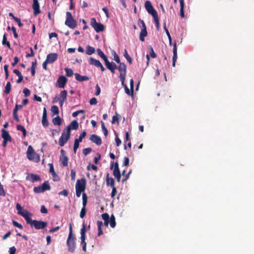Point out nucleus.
<instances>
[{
  "instance_id": "9b49d317",
  "label": "nucleus",
  "mask_w": 254,
  "mask_h": 254,
  "mask_svg": "<svg viewBox=\"0 0 254 254\" xmlns=\"http://www.w3.org/2000/svg\"><path fill=\"white\" fill-rule=\"evenodd\" d=\"M86 188V180L84 178H82L81 180H77L75 185V189L84 191Z\"/></svg>"
},
{
  "instance_id": "6e6552de",
  "label": "nucleus",
  "mask_w": 254,
  "mask_h": 254,
  "mask_svg": "<svg viewBox=\"0 0 254 254\" xmlns=\"http://www.w3.org/2000/svg\"><path fill=\"white\" fill-rule=\"evenodd\" d=\"M70 136V132H66V131L64 129L62 134L61 136L59 138V144L60 146L62 147L64 145V144L67 142Z\"/></svg>"
},
{
  "instance_id": "dca6fc26",
  "label": "nucleus",
  "mask_w": 254,
  "mask_h": 254,
  "mask_svg": "<svg viewBox=\"0 0 254 254\" xmlns=\"http://www.w3.org/2000/svg\"><path fill=\"white\" fill-rule=\"evenodd\" d=\"M61 153L62 155V157L60 159V160L62 162V164L63 166L66 167L68 165V158L65 155V152L63 149L61 150Z\"/></svg>"
},
{
  "instance_id": "1a4fd4ad",
  "label": "nucleus",
  "mask_w": 254,
  "mask_h": 254,
  "mask_svg": "<svg viewBox=\"0 0 254 254\" xmlns=\"http://www.w3.org/2000/svg\"><path fill=\"white\" fill-rule=\"evenodd\" d=\"M66 244L68 247V251L73 253L76 248L75 238L74 237H68Z\"/></svg>"
},
{
  "instance_id": "f704fd0d",
  "label": "nucleus",
  "mask_w": 254,
  "mask_h": 254,
  "mask_svg": "<svg viewBox=\"0 0 254 254\" xmlns=\"http://www.w3.org/2000/svg\"><path fill=\"white\" fill-rule=\"evenodd\" d=\"M67 95V91L65 90H63L60 93V99L66 100Z\"/></svg>"
},
{
  "instance_id": "20e7f679",
  "label": "nucleus",
  "mask_w": 254,
  "mask_h": 254,
  "mask_svg": "<svg viewBox=\"0 0 254 254\" xmlns=\"http://www.w3.org/2000/svg\"><path fill=\"white\" fill-rule=\"evenodd\" d=\"M120 64L118 66L117 69H118L120 72V78L121 80V82L124 83V82L125 81L126 73H127V65L124 63H119Z\"/></svg>"
},
{
  "instance_id": "a878e982",
  "label": "nucleus",
  "mask_w": 254,
  "mask_h": 254,
  "mask_svg": "<svg viewBox=\"0 0 254 254\" xmlns=\"http://www.w3.org/2000/svg\"><path fill=\"white\" fill-rule=\"evenodd\" d=\"M122 85L125 88V92L127 94L131 96L133 95V90L132 89L130 88V90H129L127 85L125 84V82H124V83L122 82Z\"/></svg>"
},
{
  "instance_id": "bb28decb",
  "label": "nucleus",
  "mask_w": 254,
  "mask_h": 254,
  "mask_svg": "<svg viewBox=\"0 0 254 254\" xmlns=\"http://www.w3.org/2000/svg\"><path fill=\"white\" fill-rule=\"evenodd\" d=\"M179 1L180 3V16L182 18H184L185 17V1L184 0H179Z\"/></svg>"
},
{
  "instance_id": "f8f14e48",
  "label": "nucleus",
  "mask_w": 254,
  "mask_h": 254,
  "mask_svg": "<svg viewBox=\"0 0 254 254\" xmlns=\"http://www.w3.org/2000/svg\"><path fill=\"white\" fill-rule=\"evenodd\" d=\"M17 213L24 218L28 224L32 220L30 217L32 216V214L26 209H24L21 212H17Z\"/></svg>"
},
{
  "instance_id": "ea45409f",
  "label": "nucleus",
  "mask_w": 254,
  "mask_h": 254,
  "mask_svg": "<svg viewBox=\"0 0 254 254\" xmlns=\"http://www.w3.org/2000/svg\"><path fill=\"white\" fill-rule=\"evenodd\" d=\"M11 90V84L9 82H8L5 87L4 92L6 94H9Z\"/></svg>"
},
{
  "instance_id": "aec40b11",
  "label": "nucleus",
  "mask_w": 254,
  "mask_h": 254,
  "mask_svg": "<svg viewBox=\"0 0 254 254\" xmlns=\"http://www.w3.org/2000/svg\"><path fill=\"white\" fill-rule=\"evenodd\" d=\"M177 59V44L175 42L173 45V66L175 67L176 64V62Z\"/></svg>"
},
{
  "instance_id": "5701e85b",
  "label": "nucleus",
  "mask_w": 254,
  "mask_h": 254,
  "mask_svg": "<svg viewBox=\"0 0 254 254\" xmlns=\"http://www.w3.org/2000/svg\"><path fill=\"white\" fill-rule=\"evenodd\" d=\"M74 75L76 80L80 82L87 81L89 79V77L88 76L86 75L83 76L78 73H75Z\"/></svg>"
},
{
  "instance_id": "2eb2a0df",
  "label": "nucleus",
  "mask_w": 254,
  "mask_h": 254,
  "mask_svg": "<svg viewBox=\"0 0 254 254\" xmlns=\"http://www.w3.org/2000/svg\"><path fill=\"white\" fill-rule=\"evenodd\" d=\"M79 124L76 120H74L64 129L66 132H70L71 129H77Z\"/></svg>"
},
{
  "instance_id": "5fc2aeb1",
  "label": "nucleus",
  "mask_w": 254,
  "mask_h": 254,
  "mask_svg": "<svg viewBox=\"0 0 254 254\" xmlns=\"http://www.w3.org/2000/svg\"><path fill=\"white\" fill-rule=\"evenodd\" d=\"M89 103L91 105H95L97 104V99L95 97L92 98L89 101Z\"/></svg>"
},
{
  "instance_id": "c85d7f7f",
  "label": "nucleus",
  "mask_w": 254,
  "mask_h": 254,
  "mask_svg": "<svg viewBox=\"0 0 254 254\" xmlns=\"http://www.w3.org/2000/svg\"><path fill=\"white\" fill-rule=\"evenodd\" d=\"M95 52V49L94 47L89 45L86 46V54L88 55H91Z\"/></svg>"
},
{
  "instance_id": "4c0bfd02",
  "label": "nucleus",
  "mask_w": 254,
  "mask_h": 254,
  "mask_svg": "<svg viewBox=\"0 0 254 254\" xmlns=\"http://www.w3.org/2000/svg\"><path fill=\"white\" fill-rule=\"evenodd\" d=\"M124 56L125 57V58L127 59V62L130 64H132V59L129 56L128 54V53L127 52V50L126 49L125 50V52L124 54Z\"/></svg>"
},
{
  "instance_id": "4468645a",
  "label": "nucleus",
  "mask_w": 254,
  "mask_h": 254,
  "mask_svg": "<svg viewBox=\"0 0 254 254\" xmlns=\"http://www.w3.org/2000/svg\"><path fill=\"white\" fill-rule=\"evenodd\" d=\"M26 180L34 183L35 182L40 181L41 178L39 175L31 173L28 174V176L26 177Z\"/></svg>"
},
{
  "instance_id": "a211bd4d",
  "label": "nucleus",
  "mask_w": 254,
  "mask_h": 254,
  "mask_svg": "<svg viewBox=\"0 0 254 254\" xmlns=\"http://www.w3.org/2000/svg\"><path fill=\"white\" fill-rule=\"evenodd\" d=\"M32 8L34 10V14L35 15H37L41 12L38 0H33Z\"/></svg>"
},
{
  "instance_id": "338daca9",
  "label": "nucleus",
  "mask_w": 254,
  "mask_h": 254,
  "mask_svg": "<svg viewBox=\"0 0 254 254\" xmlns=\"http://www.w3.org/2000/svg\"><path fill=\"white\" fill-rule=\"evenodd\" d=\"M97 155L98 157H95L94 158V162L96 164H97L98 163L99 160L101 158V155L100 153H97Z\"/></svg>"
},
{
  "instance_id": "09e8293b",
  "label": "nucleus",
  "mask_w": 254,
  "mask_h": 254,
  "mask_svg": "<svg viewBox=\"0 0 254 254\" xmlns=\"http://www.w3.org/2000/svg\"><path fill=\"white\" fill-rule=\"evenodd\" d=\"M12 224L16 227H17L19 229H23V226L22 225L18 223L17 221H15V220H12Z\"/></svg>"
},
{
  "instance_id": "72a5a7b5",
  "label": "nucleus",
  "mask_w": 254,
  "mask_h": 254,
  "mask_svg": "<svg viewBox=\"0 0 254 254\" xmlns=\"http://www.w3.org/2000/svg\"><path fill=\"white\" fill-rule=\"evenodd\" d=\"M16 128L18 130H20L22 132L23 135L24 137H25L26 135V130L24 127L21 125H17L16 127Z\"/></svg>"
},
{
  "instance_id": "de8ad7c7",
  "label": "nucleus",
  "mask_w": 254,
  "mask_h": 254,
  "mask_svg": "<svg viewBox=\"0 0 254 254\" xmlns=\"http://www.w3.org/2000/svg\"><path fill=\"white\" fill-rule=\"evenodd\" d=\"M42 124L45 127H47L49 126V122L47 120V118H42Z\"/></svg>"
},
{
  "instance_id": "052dcab7",
  "label": "nucleus",
  "mask_w": 254,
  "mask_h": 254,
  "mask_svg": "<svg viewBox=\"0 0 254 254\" xmlns=\"http://www.w3.org/2000/svg\"><path fill=\"white\" fill-rule=\"evenodd\" d=\"M97 52L98 55L100 56L101 58H103L104 57L106 56L100 49H97Z\"/></svg>"
},
{
  "instance_id": "0eeeda50",
  "label": "nucleus",
  "mask_w": 254,
  "mask_h": 254,
  "mask_svg": "<svg viewBox=\"0 0 254 254\" xmlns=\"http://www.w3.org/2000/svg\"><path fill=\"white\" fill-rule=\"evenodd\" d=\"M90 25L94 29L97 33L102 32L104 30V26L101 23H98L95 18H92L90 21Z\"/></svg>"
},
{
  "instance_id": "603ef678",
  "label": "nucleus",
  "mask_w": 254,
  "mask_h": 254,
  "mask_svg": "<svg viewBox=\"0 0 254 254\" xmlns=\"http://www.w3.org/2000/svg\"><path fill=\"white\" fill-rule=\"evenodd\" d=\"M113 56H114V60L117 63L119 64L121 63L120 59L119 56L116 54V53L115 51H114Z\"/></svg>"
},
{
  "instance_id": "cd10ccee",
  "label": "nucleus",
  "mask_w": 254,
  "mask_h": 254,
  "mask_svg": "<svg viewBox=\"0 0 254 254\" xmlns=\"http://www.w3.org/2000/svg\"><path fill=\"white\" fill-rule=\"evenodd\" d=\"M106 66L112 73H114L115 70L117 68V65L114 62L110 63Z\"/></svg>"
},
{
  "instance_id": "a19ab883",
  "label": "nucleus",
  "mask_w": 254,
  "mask_h": 254,
  "mask_svg": "<svg viewBox=\"0 0 254 254\" xmlns=\"http://www.w3.org/2000/svg\"><path fill=\"white\" fill-rule=\"evenodd\" d=\"M79 142H80L78 141L76 139H75L74 143V146H73V151H74L75 153H76L77 149L79 147Z\"/></svg>"
},
{
  "instance_id": "4be33fe9",
  "label": "nucleus",
  "mask_w": 254,
  "mask_h": 254,
  "mask_svg": "<svg viewBox=\"0 0 254 254\" xmlns=\"http://www.w3.org/2000/svg\"><path fill=\"white\" fill-rule=\"evenodd\" d=\"M1 137L4 140H8L9 142L11 141V137L9 135L8 132L4 129H1Z\"/></svg>"
},
{
  "instance_id": "f03ea898",
  "label": "nucleus",
  "mask_w": 254,
  "mask_h": 254,
  "mask_svg": "<svg viewBox=\"0 0 254 254\" xmlns=\"http://www.w3.org/2000/svg\"><path fill=\"white\" fill-rule=\"evenodd\" d=\"M26 155L27 158L30 161H33L38 163L40 160L39 155L34 151L33 147L31 145L29 146L28 147Z\"/></svg>"
},
{
  "instance_id": "ddd939ff",
  "label": "nucleus",
  "mask_w": 254,
  "mask_h": 254,
  "mask_svg": "<svg viewBox=\"0 0 254 254\" xmlns=\"http://www.w3.org/2000/svg\"><path fill=\"white\" fill-rule=\"evenodd\" d=\"M67 81V79L64 76H60L57 81L56 86L59 88H64Z\"/></svg>"
},
{
  "instance_id": "e2e57ef3",
  "label": "nucleus",
  "mask_w": 254,
  "mask_h": 254,
  "mask_svg": "<svg viewBox=\"0 0 254 254\" xmlns=\"http://www.w3.org/2000/svg\"><path fill=\"white\" fill-rule=\"evenodd\" d=\"M49 165H50V169H49L50 173H51L52 175H56V173L54 171L53 165L52 164H49Z\"/></svg>"
},
{
  "instance_id": "680f3d73",
  "label": "nucleus",
  "mask_w": 254,
  "mask_h": 254,
  "mask_svg": "<svg viewBox=\"0 0 254 254\" xmlns=\"http://www.w3.org/2000/svg\"><path fill=\"white\" fill-rule=\"evenodd\" d=\"M129 160L128 157H125L124 158L123 165L125 166H128L129 165Z\"/></svg>"
},
{
  "instance_id": "864d4df0",
  "label": "nucleus",
  "mask_w": 254,
  "mask_h": 254,
  "mask_svg": "<svg viewBox=\"0 0 254 254\" xmlns=\"http://www.w3.org/2000/svg\"><path fill=\"white\" fill-rule=\"evenodd\" d=\"M138 25L139 26L141 25L142 29H144V28L146 29V26L143 20L139 19L138 21Z\"/></svg>"
},
{
  "instance_id": "f3484780",
  "label": "nucleus",
  "mask_w": 254,
  "mask_h": 254,
  "mask_svg": "<svg viewBox=\"0 0 254 254\" xmlns=\"http://www.w3.org/2000/svg\"><path fill=\"white\" fill-rule=\"evenodd\" d=\"M90 140L97 145H100L102 144V140L100 137L96 134H93L90 135Z\"/></svg>"
},
{
  "instance_id": "c756f323",
  "label": "nucleus",
  "mask_w": 254,
  "mask_h": 254,
  "mask_svg": "<svg viewBox=\"0 0 254 254\" xmlns=\"http://www.w3.org/2000/svg\"><path fill=\"white\" fill-rule=\"evenodd\" d=\"M52 122L54 125H58V126L61 125L62 123V119L59 116H57L56 117L53 119Z\"/></svg>"
},
{
  "instance_id": "f257e3e1",
  "label": "nucleus",
  "mask_w": 254,
  "mask_h": 254,
  "mask_svg": "<svg viewBox=\"0 0 254 254\" xmlns=\"http://www.w3.org/2000/svg\"><path fill=\"white\" fill-rule=\"evenodd\" d=\"M102 218L104 221V225L105 226L108 227L109 223L112 228H114L116 226V218L113 214L109 217V214L107 213H105L102 214Z\"/></svg>"
},
{
  "instance_id": "c03bdc74",
  "label": "nucleus",
  "mask_w": 254,
  "mask_h": 254,
  "mask_svg": "<svg viewBox=\"0 0 254 254\" xmlns=\"http://www.w3.org/2000/svg\"><path fill=\"white\" fill-rule=\"evenodd\" d=\"M86 135V132L84 130L79 135L78 138H76L78 141L81 142L83 138H84Z\"/></svg>"
},
{
  "instance_id": "c9c22d12",
  "label": "nucleus",
  "mask_w": 254,
  "mask_h": 254,
  "mask_svg": "<svg viewBox=\"0 0 254 254\" xmlns=\"http://www.w3.org/2000/svg\"><path fill=\"white\" fill-rule=\"evenodd\" d=\"M164 29L166 32V33L168 36V38L169 39V43H170V45H171L172 44V38H171V36L170 34V33L168 30V29L166 27V23L165 22L164 23Z\"/></svg>"
},
{
  "instance_id": "58836bf2",
  "label": "nucleus",
  "mask_w": 254,
  "mask_h": 254,
  "mask_svg": "<svg viewBox=\"0 0 254 254\" xmlns=\"http://www.w3.org/2000/svg\"><path fill=\"white\" fill-rule=\"evenodd\" d=\"M64 70L67 76L71 77L73 75V71L72 69L66 67L64 68Z\"/></svg>"
},
{
  "instance_id": "774afa93",
  "label": "nucleus",
  "mask_w": 254,
  "mask_h": 254,
  "mask_svg": "<svg viewBox=\"0 0 254 254\" xmlns=\"http://www.w3.org/2000/svg\"><path fill=\"white\" fill-rule=\"evenodd\" d=\"M16 250V248L14 247L10 248L9 250V254H15Z\"/></svg>"
},
{
  "instance_id": "4d7b16f0",
  "label": "nucleus",
  "mask_w": 254,
  "mask_h": 254,
  "mask_svg": "<svg viewBox=\"0 0 254 254\" xmlns=\"http://www.w3.org/2000/svg\"><path fill=\"white\" fill-rule=\"evenodd\" d=\"M113 165H114V162H113L111 163V169H113V168L114 167V170H120L119 168V164H118V162H116L115 163L114 166Z\"/></svg>"
},
{
  "instance_id": "6e6d98bb",
  "label": "nucleus",
  "mask_w": 254,
  "mask_h": 254,
  "mask_svg": "<svg viewBox=\"0 0 254 254\" xmlns=\"http://www.w3.org/2000/svg\"><path fill=\"white\" fill-rule=\"evenodd\" d=\"M11 30H12V32L13 33L14 37L16 39L18 38V35L16 32V30L15 27H14V26L11 27Z\"/></svg>"
},
{
  "instance_id": "2f4dec72",
  "label": "nucleus",
  "mask_w": 254,
  "mask_h": 254,
  "mask_svg": "<svg viewBox=\"0 0 254 254\" xmlns=\"http://www.w3.org/2000/svg\"><path fill=\"white\" fill-rule=\"evenodd\" d=\"M2 44L3 45H6L9 49H11L10 43L7 41V38L5 34L3 35Z\"/></svg>"
},
{
  "instance_id": "412c9836",
  "label": "nucleus",
  "mask_w": 254,
  "mask_h": 254,
  "mask_svg": "<svg viewBox=\"0 0 254 254\" xmlns=\"http://www.w3.org/2000/svg\"><path fill=\"white\" fill-rule=\"evenodd\" d=\"M106 181L107 186H110L111 188L115 187V181L113 178L110 177L109 173L106 175Z\"/></svg>"
},
{
  "instance_id": "8fccbe9b",
  "label": "nucleus",
  "mask_w": 254,
  "mask_h": 254,
  "mask_svg": "<svg viewBox=\"0 0 254 254\" xmlns=\"http://www.w3.org/2000/svg\"><path fill=\"white\" fill-rule=\"evenodd\" d=\"M92 151V148L88 147L83 149V154L84 156H86Z\"/></svg>"
},
{
  "instance_id": "9d476101",
  "label": "nucleus",
  "mask_w": 254,
  "mask_h": 254,
  "mask_svg": "<svg viewBox=\"0 0 254 254\" xmlns=\"http://www.w3.org/2000/svg\"><path fill=\"white\" fill-rule=\"evenodd\" d=\"M145 7L147 11L150 14L152 17L158 14L156 10L153 8L151 2L149 0H146L145 1Z\"/></svg>"
},
{
  "instance_id": "79ce46f5",
  "label": "nucleus",
  "mask_w": 254,
  "mask_h": 254,
  "mask_svg": "<svg viewBox=\"0 0 254 254\" xmlns=\"http://www.w3.org/2000/svg\"><path fill=\"white\" fill-rule=\"evenodd\" d=\"M101 127H102V130H103V131L104 132V135L106 136H107L108 134V130L106 128V127H105L104 123L103 122H102V121H101Z\"/></svg>"
},
{
  "instance_id": "393cba45",
  "label": "nucleus",
  "mask_w": 254,
  "mask_h": 254,
  "mask_svg": "<svg viewBox=\"0 0 254 254\" xmlns=\"http://www.w3.org/2000/svg\"><path fill=\"white\" fill-rule=\"evenodd\" d=\"M147 35V31L146 29H141L139 34V39L141 41L143 42L145 40V37Z\"/></svg>"
},
{
  "instance_id": "473e14b6",
  "label": "nucleus",
  "mask_w": 254,
  "mask_h": 254,
  "mask_svg": "<svg viewBox=\"0 0 254 254\" xmlns=\"http://www.w3.org/2000/svg\"><path fill=\"white\" fill-rule=\"evenodd\" d=\"M87 203V196L85 193L82 194V207L86 208Z\"/></svg>"
},
{
  "instance_id": "39448f33",
  "label": "nucleus",
  "mask_w": 254,
  "mask_h": 254,
  "mask_svg": "<svg viewBox=\"0 0 254 254\" xmlns=\"http://www.w3.org/2000/svg\"><path fill=\"white\" fill-rule=\"evenodd\" d=\"M31 226H34L36 230H40L44 229L47 227V222L43 221H38L36 220H31L29 223Z\"/></svg>"
},
{
  "instance_id": "7ed1b4c3",
  "label": "nucleus",
  "mask_w": 254,
  "mask_h": 254,
  "mask_svg": "<svg viewBox=\"0 0 254 254\" xmlns=\"http://www.w3.org/2000/svg\"><path fill=\"white\" fill-rule=\"evenodd\" d=\"M65 24L71 29H74L77 26V22L73 19L72 14L70 12H66V20Z\"/></svg>"
},
{
  "instance_id": "0e129e2a",
  "label": "nucleus",
  "mask_w": 254,
  "mask_h": 254,
  "mask_svg": "<svg viewBox=\"0 0 254 254\" xmlns=\"http://www.w3.org/2000/svg\"><path fill=\"white\" fill-rule=\"evenodd\" d=\"M30 53H28L26 55V58H29V57H33L34 56V51L33 50V49L32 47H31L30 48Z\"/></svg>"
},
{
  "instance_id": "a18cd8bd",
  "label": "nucleus",
  "mask_w": 254,
  "mask_h": 254,
  "mask_svg": "<svg viewBox=\"0 0 254 254\" xmlns=\"http://www.w3.org/2000/svg\"><path fill=\"white\" fill-rule=\"evenodd\" d=\"M149 50H150V55L152 58H156L157 56L156 54L155 53L154 50L152 46H149Z\"/></svg>"
},
{
  "instance_id": "7c9ffc66",
  "label": "nucleus",
  "mask_w": 254,
  "mask_h": 254,
  "mask_svg": "<svg viewBox=\"0 0 254 254\" xmlns=\"http://www.w3.org/2000/svg\"><path fill=\"white\" fill-rule=\"evenodd\" d=\"M97 227H98V236H100L103 234V232L102 230V227L103 226V223L102 221H98L97 222Z\"/></svg>"
},
{
  "instance_id": "69168bd1",
  "label": "nucleus",
  "mask_w": 254,
  "mask_h": 254,
  "mask_svg": "<svg viewBox=\"0 0 254 254\" xmlns=\"http://www.w3.org/2000/svg\"><path fill=\"white\" fill-rule=\"evenodd\" d=\"M40 211L43 214H46L48 213V210L44 205L41 206Z\"/></svg>"
},
{
  "instance_id": "13d9d810",
  "label": "nucleus",
  "mask_w": 254,
  "mask_h": 254,
  "mask_svg": "<svg viewBox=\"0 0 254 254\" xmlns=\"http://www.w3.org/2000/svg\"><path fill=\"white\" fill-rule=\"evenodd\" d=\"M23 92L24 94V96L25 97H28L30 95V91L27 88H25L23 89Z\"/></svg>"
},
{
  "instance_id": "3c124183",
  "label": "nucleus",
  "mask_w": 254,
  "mask_h": 254,
  "mask_svg": "<svg viewBox=\"0 0 254 254\" xmlns=\"http://www.w3.org/2000/svg\"><path fill=\"white\" fill-rule=\"evenodd\" d=\"M4 72H5V79H8V65L7 64H5L4 65Z\"/></svg>"
},
{
  "instance_id": "bf43d9fd",
  "label": "nucleus",
  "mask_w": 254,
  "mask_h": 254,
  "mask_svg": "<svg viewBox=\"0 0 254 254\" xmlns=\"http://www.w3.org/2000/svg\"><path fill=\"white\" fill-rule=\"evenodd\" d=\"M115 141H116V145L117 146H119L121 144V143H122L121 140L119 138L117 134H116Z\"/></svg>"
},
{
  "instance_id": "6ab92c4d",
  "label": "nucleus",
  "mask_w": 254,
  "mask_h": 254,
  "mask_svg": "<svg viewBox=\"0 0 254 254\" xmlns=\"http://www.w3.org/2000/svg\"><path fill=\"white\" fill-rule=\"evenodd\" d=\"M58 59V54L57 53H50L47 56L46 60L49 63H53Z\"/></svg>"
},
{
  "instance_id": "49530a36",
  "label": "nucleus",
  "mask_w": 254,
  "mask_h": 254,
  "mask_svg": "<svg viewBox=\"0 0 254 254\" xmlns=\"http://www.w3.org/2000/svg\"><path fill=\"white\" fill-rule=\"evenodd\" d=\"M86 213V208L82 207L80 212V218H83L85 216Z\"/></svg>"
},
{
  "instance_id": "37998d69",
  "label": "nucleus",
  "mask_w": 254,
  "mask_h": 254,
  "mask_svg": "<svg viewBox=\"0 0 254 254\" xmlns=\"http://www.w3.org/2000/svg\"><path fill=\"white\" fill-rule=\"evenodd\" d=\"M154 20V21L156 24V28L157 30L159 29V20L158 18V14L153 17Z\"/></svg>"
},
{
  "instance_id": "b1692460",
  "label": "nucleus",
  "mask_w": 254,
  "mask_h": 254,
  "mask_svg": "<svg viewBox=\"0 0 254 254\" xmlns=\"http://www.w3.org/2000/svg\"><path fill=\"white\" fill-rule=\"evenodd\" d=\"M89 64L91 65H93L97 67L100 66L101 62L92 57H90L88 60Z\"/></svg>"
},
{
  "instance_id": "423d86ee",
  "label": "nucleus",
  "mask_w": 254,
  "mask_h": 254,
  "mask_svg": "<svg viewBox=\"0 0 254 254\" xmlns=\"http://www.w3.org/2000/svg\"><path fill=\"white\" fill-rule=\"evenodd\" d=\"M50 190L51 186H50L48 181H45L42 185L34 187L33 191L35 193H40L43 192L46 190Z\"/></svg>"
},
{
  "instance_id": "e433bc0d",
  "label": "nucleus",
  "mask_w": 254,
  "mask_h": 254,
  "mask_svg": "<svg viewBox=\"0 0 254 254\" xmlns=\"http://www.w3.org/2000/svg\"><path fill=\"white\" fill-rule=\"evenodd\" d=\"M51 110L53 115H58L59 114V109L57 106L54 105L52 106Z\"/></svg>"
}]
</instances>
